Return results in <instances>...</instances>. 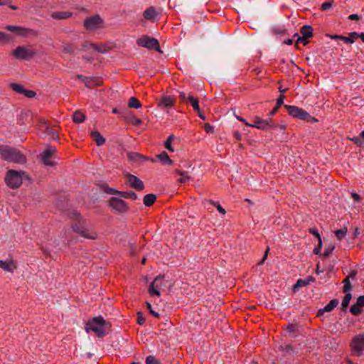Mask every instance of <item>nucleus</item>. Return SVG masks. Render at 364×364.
<instances>
[{"mask_svg":"<svg viewBox=\"0 0 364 364\" xmlns=\"http://www.w3.org/2000/svg\"><path fill=\"white\" fill-rule=\"evenodd\" d=\"M71 218L75 221L72 224V230L80 236L95 240L98 238V232L92 228L86 226V220L78 213H73Z\"/></svg>","mask_w":364,"mask_h":364,"instance_id":"f257e3e1","label":"nucleus"},{"mask_svg":"<svg viewBox=\"0 0 364 364\" xmlns=\"http://www.w3.org/2000/svg\"><path fill=\"white\" fill-rule=\"evenodd\" d=\"M111 325L102 316H96L89 320L85 326L87 333L93 332L97 337H104L110 330Z\"/></svg>","mask_w":364,"mask_h":364,"instance_id":"f03ea898","label":"nucleus"},{"mask_svg":"<svg viewBox=\"0 0 364 364\" xmlns=\"http://www.w3.org/2000/svg\"><path fill=\"white\" fill-rule=\"evenodd\" d=\"M0 156L2 159L17 164L26 161L25 156L19 151L5 145H0Z\"/></svg>","mask_w":364,"mask_h":364,"instance_id":"7ed1b4c3","label":"nucleus"},{"mask_svg":"<svg viewBox=\"0 0 364 364\" xmlns=\"http://www.w3.org/2000/svg\"><path fill=\"white\" fill-rule=\"evenodd\" d=\"M284 108L289 115L308 122H316L318 120L311 116L306 110L296 106L284 105Z\"/></svg>","mask_w":364,"mask_h":364,"instance_id":"20e7f679","label":"nucleus"},{"mask_svg":"<svg viewBox=\"0 0 364 364\" xmlns=\"http://www.w3.org/2000/svg\"><path fill=\"white\" fill-rule=\"evenodd\" d=\"M23 173L14 170H9L5 176V182L11 188H17L22 183Z\"/></svg>","mask_w":364,"mask_h":364,"instance_id":"39448f33","label":"nucleus"},{"mask_svg":"<svg viewBox=\"0 0 364 364\" xmlns=\"http://www.w3.org/2000/svg\"><path fill=\"white\" fill-rule=\"evenodd\" d=\"M164 286V275L159 274L154 278L148 288V292L150 296H160L161 289Z\"/></svg>","mask_w":364,"mask_h":364,"instance_id":"423d86ee","label":"nucleus"},{"mask_svg":"<svg viewBox=\"0 0 364 364\" xmlns=\"http://www.w3.org/2000/svg\"><path fill=\"white\" fill-rule=\"evenodd\" d=\"M350 346L353 355H361L364 350V334H358L353 337Z\"/></svg>","mask_w":364,"mask_h":364,"instance_id":"0eeeda50","label":"nucleus"},{"mask_svg":"<svg viewBox=\"0 0 364 364\" xmlns=\"http://www.w3.org/2000/svg\"><path fill=\"white\" fill-rule=\"evenodd\" d=\"M136 43L138 46L147 48L149 49H159V41L154 38L149 37L147 36H143L141 38L136 40Z\"/></svg>","mask_w":364,"mask_h":364,"instance_id":"6e6552de","label":"nucleus"},{"mask_svg":"<svg viewBox=\"0 0 364 364\" xmlns=\"http://www.w3.org/2000/svg\"><path fill=\"white\" fill-rule=\"evenodd\" d=\"M251 127L266 130L267 129H274L276 127L271 119H264L259 116H255L253 119V123L251 124Z\"/></svg>","mask_w":364,"mask_h":364,"instance_id":"1a4fd4ad","label":"nucleus"},{"mask_svg":"<svg viewBox=\"0 0 364 364\" xmlns=\"http://www.w3.org/2000/svg\"><path fill=\"white\" fill-rule=\"evenodd\" d=\"M109 205L114 210L118 213H124L129 210L127 203L117 198H111L109 201Z\"/></svg>","mask_w":364,"mask_h":364,"instance_id":"9d476101","label":"nucleus"},{"mask_svg":"<svg viewBox=\"0 0 364 364\" xmlns=\"http://www.w3.org/2000/svg\"><path fill=\"white\" fill-rule=\"evenodd\" d=\"M12 55L18 60H26L34 55V52L24 46H18L13 52Z\"/></svg>","mask_w":364,"mask_h":364,"instance_id":"9b49d317","label":"nucleus"},{"mask_svg":"<svg viewBox=\"0 0 364 364\" xmlns=\"http://www.w3.org/2000/svg\"><path fill=\"white\" fill-rule=\"evenodd\" d=\"M84 26L87 30L93 31L103 26V21L99 16H94L85 20Z\"/></svg>","mask_w":364,"mask_h":364,"instance_id":"f8f14e48","label":"nucleus"},{"mask_svg":"<svg viewBox=\"0 0 364 364\" xmlns=\"http://www.w3.org/2000/svg\"><path fill=\"white\" fill-rule=\"evenodd\" d=\"M56 152V149L53 146L48 147L41 154V160L46 166H53L54 164L51 161L53 155Z\"/></svg>","mask_w":364,"mask_h":364,"instance_id":"ddd939ff","label":"nucleus"},{"mask_svg":"<svg viewBox=\"0 0 364 364\" xmlns=\"http://www.w3.org/2000/svg\"><path fill=\"white\" fill-rule=\"evenodd\" d=\"M17 262L13 259L0 260V268L2 269L4 271L10 273H14V272L17 269Z\"/></svg>","mask_w":364,"mask_h":364,"instance_id":"4468645a","label":"nucleus"},{"mask_svg":"<svg viewBox=\"0 0 364 364\" xmlns=\"http://www.w3.org/2000/svg\"><path fill=\"white\" fill-rule=\"evenodd\" d=\"M127 178L130 187L132 188H134L136 191H141L144 189V183L138 177L132 174H127Z\"/></svg>","mask_w":364,"mask_h":364,"instance_id":"2eb2a0df","label":"nucleus"},{"mask_svg":"<svg viewBox=\"0 0 364 364\" xmlns=\"http://www.w3.org/2000/svg\"><path fill=\"white\" fill-rule=\"evenodd\" d=\"M105 191L107 193H109V194H118V195H119L122 198H130L132 200H136L138 198L137 195L134 192H133L132 191H116V190H114L113 188H109L106 189Z\"/></svg>","mask_w":364,"mask_h":364,"instance_id":"dca6fc26","label":"nucleus"},{"mask_svg":"<svg viewBox=\"0 0 364 364\" xmlns=\"http://www.w3.org/2000/svg\"><path fill=\"white\" fill-rule=\"evenodd\" d=\"M5 28L19 36H27L32 33V30L16 26H6Z\"/></svg>","mask_w":364,"mask_h":364,"instance_id":"f3484780","label":"nucleus"},{"mask_svg":"<svg viewBox=\"0 0 364 364\" xmlns=\"http://www.w3.org/2000/svg\"><path fill=\"white\" fill-rule=\"evenodd\" d=\"M338 304L337 299H332L330 302L322 309H319L317 312V316H321L324 312H330Z\"/></svg>","mask_w":364,"mask_h":364,"instance_id":"a211bd4d","label":"nucleus"},{"mask_svg":"<svg viewBox=\"0 0 364 364\" xmlns=\"http://www.w3.org/2000/svg\"><path fill=\"white\" fill-rule=\"evenodd\" d=\"M173 173L181 176L178 179V182L180 183H188L191 179V176L188 174L187 171H181L180 169H175L173 171Z\"/></svg>","mask_w":364,"mask_h":364,"instance_id":"6ab92c4d","label":"nucleus"},{"mask_svg":"<svg viewBox=\"0 0 364 364\" xmlns=\"http://www.w3.org/2000/svg\"><path fill=\"white\" fill-rule=\"evenodd\" d=\"M156 15H157V13L155 9L152 6L146 9L143 14L144 18L146 20H149V21H154Z\"/></svg>","mask_w":364,"mask_h":364,"instance_id":"aec40b11","label":"nucleus"},{"mask_svg":"<svg viewBox=\"0 0 364 364\" xmlns=\"http://www.w3.org/2000/svg\"><path fill=\"white\" fill-rule=\"evenodd\" d=\"M156 158L165 165H171L173 164V161L170 159L166 151H163L162 153L156 155Z\"/></svg>","mask_w":364,"mask_h":364,"instance_id":"412c9836","label":"nucleus"},{"mask_svg":"<svg viewBox=\"0 0 364 364\" xmlns=\"http://www.w3.org/2000/svg\"><path fill=\"white\" fill-rule=\"evenodd\" d=\"M284 95H281L279 98L277 100V103L275 107L269 112V116H274L279 110V107L284 103Z\"/></svg>","mask_w":364,"mask_h":364,"instance_id":"4be33fe9","label":"nucleus"},{"mask_svg":"<svg viewBox=\"0 0 364 364\" xmlns=\"http://www.w3.org/2000/svg\"><path fill=\"white\" fill-rule=\"evenodd\" d=\"M359 34L356 32H351L349 33L348 36H342L341 37V40L344 41L346 43H353L356 39L358 38Z\"/></svg>","mask_w":364,"mask_h":364,"instance_id":"5701e85b","label":"nucleus"},{"mask_svg":"<svg viewBox=\"0 0 364 364\" xmlns=\"http://www.w3.org/2000/svg\"><path fill=\"white\" fill-rule=\"evenodd\" d=\"M175 101L171 96H164L160 100L159 105L164 107H172L173 106Z\"/></svg>","mask_w":364,"mask_h":364,"instance_id":"b1692460","label":"nucleus"},{"mask_svg":"<svg viewBox=\"0 0 364 364\" xmlns=\"http://www.w3.org/2000/svg\"><path fill=\"white\" fill-rule=\"evenodd\" d=\"M156 196L154 194H147L144 197V204L145 206H151L156 201Z\"/></svg>","mask_w":364,"mask_h":364,"instance_id":"393cba45","label":"nucleus"},{"mask_svg":"<svg viewBox=\"0 0 364 364\" xmlns=\"http://www.w3.org/2000/svg\"><path fill=\"white\" fill-rule=\"evenodd\" d=\"M301 36L310 38L313 35V29L310 26H304L300 29Z\"/></svg>","mask_w":364,"mask_h":364,"instance_id":"a878e982","label":"nucleus"},{"mask_svg":"<svg viewBox=\"0 0 364 364\" xmlns=\"http://www.w3.org/2000/svg\"><path fill=\"white\" fill-rule=\"evenodd\" d=\"M188 103H190L195 112H199V102L198 98L193 97L192 95H188Z\"/></svg>","mask_w":364,"mask_h":364,"instance_id":"bb28decb","label":"nucleus"},{"mask_svg":"<svg viewBox=\"0 0 364 364\" xmlns=\"http://www.w3.org/2000/svg\"><path fill=\"white\" fill-rule=\"evenodd\" d=\"M71 14L66 11H56L51 14L53 18L55 19H64L70 17Z\"/></svg>","mask_w":364,"mask_h":364,"instance_id":"cd10ccee","label":"nucleus"},{"mask_svg":"<svg viewBox=\"0 0 364 364\" xmlns=\"http://www.w3.org/2000/svg\"><path fill=\"white\" fill-rule=\"evenodd\" d=\"M91 135L92 139L96 142L97 145L100 146L105 143V139L98 132H92Z\"/></svg>","mask_w":364,"mask_h":364,"instance_id":"c85d7f7f","label":"nucleus"},{"mask_svg":"<svg viewBox=\"0 0 364 364\" xmlns=\"http://www.w3.org/2000/svg\"><path fill=\"white\" fill-rule=\"evenodd\" d=\"M348 228L346 227H343L340 230H336L334 234L338 240H342L346 236Z\"/></svg>","mask_w":364,"mask_h":364,"instance_id":"c756f323","label":"nucleus"},{"mask_svg":"<svg viewBox=\"0 0 364 364\" xmlns=\"http://www.w3.org/2000/svg\"><path fill=\"white\" fill-rule=\"evenodd\" d=\"M128 107L130 108L139 109L141 107V104L137 98L132 97L129 100Z\"/></svg>","mask_w":364,"mask_h":364,"instance_id":"7c9ffc66","label":"nucleus"},{"mask_svg":"<svg viewBox=\"0 0 364 364\" xmlns=\"http://www.w3.org/2000/svg\"><path fill=\"white\" fill-rule=\"evenodd\" d=\"M85 118V114L80 111H76L73 114V121L77 123L82 122L84 121Z\"/></svg>","mask_w":364,"mask_h":364,"instance_id":"2f4dec72","label":"nucleus"},{"mask_svg":"<svg viewBox=\"0 0 364 364\" xmlns=\"http://www.w3.org/2000/svg\"><path fill=\"white\" fill-rule=\"evenodd\" d=\"M174 139L173 135H170L166 141H165L164 146L166 149L170 151L171 152H173L174 149L171 145L173 140Z\"/></svg>","mask_w":364,"mask_h":364,"instance_id":"473e14b6","label":"nucleus"},{"mask_svg":"<svg viewBox=\"0 0 364 364\" xmlns=\"http://www.w3.org/2000/svg\"><path fill=\"white\" fill-rule=\"evenodd\" d=\"M10 87L14 91H15V92H16L18 93L23 94V92L25 91V89H24L23 86L20 85V84H17V83H11L10 85Z\"/></svg>","mask_w":364,"mask_h":364,"instance_id":"72a5a7b5","label":"nucleus"},{"mask_svg":"<svg viewBox=\"0 0 364 364\" xmlns=\"http://www.w3.org/2000/svg\"><path fill=\"white\" fill-rule=\"evenodd\" d=\"M350 299H351V294L349 293L346 294L342 301V304H341L342 309L344 310L348 307Z\"/></svg>","mask_w":364,"mask_h":364,"instance_id":"f704fd0d","label":"nucleus"},{"mask_svg":"<svg viewBox=\"0 0 364 364\" xmlns=\"http://www.w3.org/2000/svg\"><path fill=\"white\" fill-rule=\"evenodd\" d=\"M11 41L12 38L9 34L0 31V42L9 43Z\"/></svg>","mask_w":364,"mask_h":364,"instance_id":"c9c22d12","label":"nucleus"},{"mask_svg":"<svg viewBox=\"0 0 364 364\" xmlns=\"http://www.w3.org/2000/svg\"><path fill=\"white\" fill-rule=\"evenodd\" d=\"M350 311L353 315H358L361 313V307L355 304L350 307Z\"/></svg>","mask_w":364,"mask_h":364,"instance_id":"e433bc0d","label":"nucleus"},{"mask_svg":"<svg viewBox=\"0 0 364 364\" xmlns=\"http://www.w3.org/2000/svg\"><path fill=\"white\" fill-rule=\"evenodd\" d=\"M146 364H161L154 356L149 355L146 359Z\"/></svg>","mask_w":364,"mask_h":364,"instance_id":"4c0bfd02","label":"nucleus"},{"mask_svg":"<svg viewBox=\"0 0 364 364\" xmlns=\"http://www.w3.org/2000/svg\"><path fill=\"white\" fill-rule=\"evenodd\" d=\"M129 122L135 126H139L142 124V121L134 115L131 116Z\"/></svg>","mask_w":364,"mask_h":364,"instance_id":"58836bf2","label":"nucleus"},{"mask_svg":"<svg viewBox=\"0 0 364 364\" xmlns=\"http://www.w3.org/2000/svg\"><path fill=\"white\" fill-rule=\"evenodd\" d=\"M343 291L344 292H347L348 291L350 288H351V285H350V279H348V278H345L343 281Z\"/></svg>","mask_w":364,"mask_h":364,"instance_id":"ea45409f","label":"nucleus"},{"mask_svg":"<svg viewBox=\"0 0 364 364\" xmlns=\"http://www.w3.org/2000/svg\"><path fill=\"white\" fill-rule=\"evenodd\" d=\"M146 305L147 307V309L149 311V313L155 318H159V314L156 312L152 309V306L149 302H146Z\"/></svg>","mask_w":364,"mask_h":364,"instance_id":"a19ab883","label":"nucleus"},{"mask_svg":"<svg viewBox=\"0 0 364 364\" xmlns=\"http://www.w3.org/2000/svg\"><path fill=\"white\" fill-rule=\"evenodd\" d=\"M75 48L72 44H65L63 47V50L68 53H73Z\"/></svg>","mask_w":364,"mask_h":364,"instance_id":"79ce46f5","label":"nucleus"},{"mask_svg":"<svg viewBox=\"0 0 364 364\" xmlns=\"http://www.w3.org/2000/svg\"><path fill=\"white\" fill-rule=\"evenodd\" d=\"M41 126L45 127V131L48 134H51L52 136H54L57 134V131L56 130H54L53 132H50L49 130H48V124H47L46 122H41Z\"/></svg>","mask_w":364,"mask_h":364,"instance_id":"37998d69","label":"nucleus"},{"mask_svg":"<svg viewBox=\"0 0 364 364\" xmlns=\"http://www.w3.org/2000/svg\"><path fill=\"white\" fill-rule=\"evenodd\" d=\"M309 232L311 235L316 236L317 237V239H318V241L321 240V237L318 230L316 228H309Z\"/></svg>","mask_w":364,"mask_h":364,"instance_id":"c03bdc74","label":"nucleus"},{"mask_svg":"<svg viewBox=\"0 0 364 364\" xmlns=\"http://www.w3.org/2000/svg\"><path fill=\"white\" fill-rule=\"evenodd\" d=\"M210 203L215 206V208H217V210H218V212L220 213H221L223 215H225V213H226L225 210L218 202L211 201Z\"/></svg>","mask_w":364,"mask_h":364,"instance_id":"a18cd8bd","label":"nucleus"},{"mask_svg":"<svg viewBox=\"0 0 364 364\" xmlns=\"http://www.w3.org/2000/svg\"><path fill=\"white\" fill-rule=\"evenodd\" d=\"M335 249V246L333 245H328L324 250L323 255L324 257H328Z\"/></svg>","mask_w":364,"mask_h":364,"instance_id":"49530a36","label":"nucleus"},{"mask_svg":"<svg viewBox=\"0 0 364 364\" xmlns=\"http://www.w3.org/2000/svg\"><path fill=\"white\" fill-rule=\"evenodd\" d=\"M309 38H306V37H304V36H300L297 38V41H296V44L298 43H301L303 44L304 46H306L309 43Z\"/></svg>","mask_w":364,"mask_h":364,"instance_id":"de8ad7c7","label":"nucleus"},{"mask_svg":"<svg viewBox=\"0 0 364 364\" xmlns=\"http://www.w3.org/2000/svg\"><path fill=\"white\" fill-rule=\"evenodd\" d=\"M145 318L143 316L141 312L137 313V323L139 325H143L145 323Z\"/></svg>","mask_w":364,"mask_h":364,"instance_id":"09e8293b","label":"nucleus"},{"mask_svg":"<svg viewBox=\"0 0 364 364\" xmlns=\"http://www.w3.org/2000/svg\"><path fill=\"white\" fill-rule=\"evenodd\" d=\"M322 247V240L318 241V245L314 249V253L315 255H319Z\"/></svg>","mask_w":364,"mask_h":364,"instance_id":"8fccbe9b","label":"nucleus"},{"mask_svg":"<svg viewBox=\"0 0 364 364\" xmlns=\"http://www.w3.org/2000/svg\"><path fill=\"white\" fill-rule=\"evenodd\" d=\"M332 3H333V1H326V2L323 3L321 5V9L323 11L330 9L332 6Z\"/></svg>","mask_w":364,"mask_h":364,"instance_id":"3c124183","label":"nucleus"},{"mask_svg":"<svg viewBox=\"0 0 364 364\" xmlns=\"http://www.w3.org/2000/svg\"><path fill=\"white\" fill-rule=\"evenodd\" d=\"M204 130L207 133H213L214 128L212 125H210L209 123H205L204 125Z\"/></svg>","mask_w":364,"mask_h":364,"instance_id":"603ef678","label":"nucleus"},{"mask_svg":"<svg viewBox=\"0 0 364 364\" xmlns=\"http://www.w3.org/2000/svg\"><path fill=\"white\" fill-rule=\"evenodd\" d=\"M178 97H179V100H181V102L188 103V96H186L185 92H180Z\"/></svg>","mask_w":364,"mask_h":364,"instance_id":"864d4df0","label":"nucleus"},{"mask_svg":"<svg viewBox=\"0 0 364 364\" xmlns=\"http://www.w3.org/2000/svg\"><path fill=\"white\" fill-rule=\"evenodd\" d=\"M23 94L28 98H32V97H35V95H36V92L33 90H25V91L23 92Z\"/></svg>","mask_w":364,"mask_h":364,"instance_id":"5fc2aeb1","label":"nucleus"},{"mask_svg":"<svg viewBox=\"0 0 364 364\" xmlns=\"http://www.w3.org/2000/svg\"><path fill=\"white\" fill-rule=\"evenodd\" d=\"M356 304L361 308L364 306V296H360L358 298Z\"/></svg>","mask_w":364,"mask_h":364,"instance_id":"6e6d98bb","label":"nucleus"},{"mask_svg":"<svg viewBox=\"0 0 364 364\" xmlns=\"http://www.w3.org/2000/svg\"><path fill=\"white\" fill-rule=\"evenodd\" d=\"M236 118L240 121V122H242L245 124V125L247 126V127H251V124L250 123H249L248 122H247V120L245 119H244L243 117H240V116H237L236 115L235 116Z\"/></svg>","mask_w":364,"mask_h":364,"instance_id":"4d7b16f0","label":"nucleus"},{"mask_svg":"<svg viewBox=\"0 0 364 364\" xmlns=\"http://www.w3.org/2000/svg\"><path fill=\"white\" fill-rule=\"evenodd\" d=\"M356 274H357V272L355 270H352L348 274V275L346 277V278H348V279H355Z\"/></svg>","mask_w":364,"mask_h":364,"instance_id":"13d9d810","label":"nucleus"},{"mask_svg":"<svg viewBox=\"0 0 364 364\" xmlns=\"http://www.w3.org/2000/svg\"><path fill=\"white\" fill-rule=\"evenodd\" d=\"M128 156L130 159H136V158H141L142 156L137 153H130L128 154Z\"/></svg>","mask_w":364,"mask_h":364,"instance_id":"bf43d9fd","label":"nucleus"},{"mask_svg":"<svg viewBox=\"0 0 364 364\" xmlns=\"http://www.w3.org/2000/svg\"><path fill=\"white\" fill-rule=\"evenodd\" d=\"M306 284V283L303 281L302 279H299L295 285V288L297 287H303V286H305Z\"/></svg>","mask_w":364,"mask_h":364,"instance_id":"052dcab7","label":"nucleus"},{"mask_svg":"<svg viewBox=\"0 0 364 364\" xmlns=\"http://www.w3.org/2000/svg\"><path fill=\"white\" fill-rule=\"evenodd\" d=\"M269 247L266 250V251L264 252V255L262 259L259 262V264H262L264 262V261L266 260V259L267 257V254L269 252Z\"/></svg>","mask_w":364,"mask_h":364,"instance_id":"680f3d73","label":"nucleus"},{"mask_svg":"<svg viewBox=\"0 0 364 364\" xmlns=\"http://www.w3.org/2000/svg\"><path fill=\"white\" fill-rule=\"evenodd\" d=\"M351 196L356 201H360V196L358 193H353L351 194Z\"/></svg>","mask_w":364,"mask_h":364,"instance_id":"e2e57ef3","label":"nucleus"},{"mask_svg":"<svg viewBox=\"0 0 364 364\" xmlns=\"http://www.w3.org/2000/svg\"><path fill=\"white\" fill-rule=\"evenodd\" d=\"M197 112V114H198V117H199L201 119H203V120H205V117L204 114L201 112L200 108L199 109V112Z\"/></svg>","mask_w":364,"mask_h":364,"instance_id":"0e129e2a","label":"nucleus"},{"mask_svg":"<svg viewBox=\"0 0 364 364\" xmlns=\"http://www.w3.org/2000/svg\"><path fill=\"white\" fill-rule=\"evenodd\" d=\"M350 20H358L359 16L357 14H351L348 16Z\"/></svg>","mask_w":364,"mask_h":364,"instance_id":"69168bd1","label":"nucleus"},{"mask_svg":"<svg viewBox=\"0 0 364 364\" xmlns=\"http://www.w3.org/2000/svg\"><path fill=\"white\" fill-rule=\"evenodd\" d=\"M343 36H338V35H333V36H330V38L331 39H341V37H342Z\"/></svg>","mask_w":364,"mask_h":364,"instance_id":"338daca9","label":"nucleus"},{"mask_svg":"<svg viewBox=\"0 0 364 364\" xmlns=\"http://www.w3.org/2000/svg\"><path fill=\"white\" fill-rule=\"evenodd\" d=\"M284 43L287 44V45H292L293 40L287 39V40L284 41Z\"/></svg>","mask_w":364,"mask_h":364,"instance_id":"774afa93","label":"nucleus"}]
</instances>
